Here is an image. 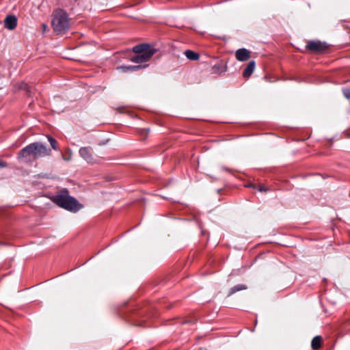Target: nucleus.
Returning a JSON list of instances; mask_svg holds the SVG:
<instances>
[{
    "label": "nucleus",
    "instance_id": "23",
    "mask_svg": "<svg viewBox=\"0 0 350 350\" xmlns=\"http://www.w3.org/2000/svg\"><path fill=\"white\" fill-rule=\"evenodd\" d=\"M262 190H264L262 188H260V189H259V191H262Z\"/></svg>",
    "mask_w": 350,
    "mask_h": 350
},
{
    "label": "nucleus",
    "instance_id": "10",
    "mask_svg": "<svg viewBox=\"0 0 350 350\" xmlns=\"http://www.w3.org/2000/svg\"><path fill=\"white\" fill-rule=\"evenodd\" d=\"M255 68V62L254 61L250 62L243 72V76L247 78L251 76L253 73Z\"/></svg>",
    "mask_w": 350,
    "mask_h": 350
},
{
    "label": "nucleus",
    "instance_id": "5",
    "mask_svg": "<svg viewBox=\"0 0 350 350\" xmlns=\"http://www.w3.org/2000/svg\"><path fill=\"white\" fill-rule=\"evenodd\" d=\"M156 51H150L148 53L138 54L131 57V62L137 64L144 63L150 59L152 56L155 53Z\"/></svg>",
    "mask_w": 350,
    "mask_h": 350
},
{
    "label": "nucleus",
    "instance_id": "22",
    "mask_svg": "<svg viewBox=\"0 0 350 350\" xmlns=\"http://www.w3.org/2000/svg\"><path fill=\"white\" fill-rule=\"evenodd\" d=\"M216 68H217V66L215 65L213 66V69H215Z\"/></svg>",
    "mask_w": 350,
    "mask_h": 350
},
{
    "label": "nucleus",
    "instance_id": "17",
    "mask_svg": "<svg viewBox=\"0 0 350 350\" xmlns=\"http://www.w3.org/2000/svg\"><path fill=\"white\" fill-rule=\"evenodd\" d=\"M71 157H72L71 152H69L68 155H62V158L65 161H70L71 159Z\"/></svg>",
    "mask_w": 350,
    "mask_h": 350
},
{
    "label": "nucleus",
    "instance_id": "11",
    "mask_svg": "<svg viewBox=\"0 0 350 350\" xmlns=\"http://www.w3.org/2000/svg\"><path fill=\"white\" fill-rule=\"evenodd\" d=\"M184 53L187 58L189 59V60L196 61L198 60L200 58V55L198 53L191 50H187L185 51Z\"/></svg>",
    "mask_w": 350,
    "mask_h": 350
},
{
    "label": "nucleus",
    "instance_id": "16",
    "mask_svg": "<svg viewBox=\"0 0 350 350\" xmlns=\"http://www.w3.org/2000/svg\"><path fill=\"white\" fill-rule=\"evenodd\" d=\"M343 94L346 98H350V89L349 88L344 89Z\"/></svg>",
    "mask_w": 350,
    "mask_h": 350
},
{
    "label": "nucleus",
    "instance_id": "19",
    "mask_svg": "<svg viewBox=\"0 0 350 350\" xmlns=\"http://www.w3.org/2000/svg\"><path fill=\"white\" fill-rule=\"evenodd\" d=\"M7 166V164L5 162L0 161V167H5Z\"/></svg>",
    "mask_w": 350,
    "mask_h": 350
},
{
    "label": "nucleus",
    "instance_id": "4",
    "mask_svg": "<svg viewBox=\"0 0 350 350\" xmlns=\"http://www.w3.org/2000/svg\"><path fill=\"white\" fill-rule=\"evenodd\" d=\"M306 48L312 52L321 53L327 49V45L325 42L311 41L308 43Z\"/></svg>",
    "mask_w": 350,
    "mask_h": 350
},
{
    "label": "nucleus",
    "instance_id": "14",
    "mask_svg": "<svg viewBox=\"0 0 350 350\" xmlns=\"http://www.w3.org/2000/svg\"><path fill=\"white\" fill-rule=\"evenodd\" d=\"M146 66H120L118 68V69H121L122 70L126 72L129 70H137L141 68H145Z\"/></svg>",
    "mask_w": 350,
    "mask_h": 350
},
{
    "label": "nucleus",
    "instance_id": "15",
    "mask_svg": "<svg viewBox=\"0 0 350 350\" xmlns=\"http://www.w3.org/2000/svg\"><path fill=\"white\" fill-rule=\"evenodd\" d=\"M47 138L53 149L55 150H57V142L56 141V139L51 136H47Z\"/></svg>",
    "mask_w": 350,
    "mask_h": 350
},
{
    "label": "nucleus",
    "instance_id": "7",
    "mask_svg": "<svg viewBox=\"0 0 350 350\" xmlns=\"http://www.w3.org/2000/svg\"><path fill=\"white\" fill-rule=\"evenodd\" d=\"M235 56L237 60L245 62L250 59V52L245 49H240L236 51Z\"/></svg>",
    "mask_w": 350,
    "mask_h": 350
},
{
    "label": "nucleus",
    "instance_id": "8",
    "mask_svg": "<svg viewBox=\"0 0 350 350\" xmlns=\"http://www.w3.org/2000/svg\"><path fill=\"white\" fill-rule=\"evenodd\" d=\"M17 25V18L13 15L8 16L4 21V26L10 30L14 29Z\"/></svg>",
    "mask_w": 350,
    "mask_h": 350
},
{
    "label": "nucleus",
    "instance_id": "1",
    "mask_svg": "<svg viewBox=\"0 0 350 350\" xmlns=\"http://www.w3.org/2000/svg\"><path fill=\"white\" fill-rule=\"evenodd\" d=\"M51 154L50 148L42 143L35 142L23 148L18 152V158L25 162H32L38 158L49 156Z\"/></svg>",
    "mask_w": 350,
    "mask_h": 350
},
{
    "label": "nucleus",
    "instance_id": "2",
    "mask_svg": "<svg viewBox=\"0 0 350 350\" xmlns=\"http://www.w3.org/2000/svg\"><path fill=\"white\" fill-rule=\"evenodd\" d=\"M52 27L57 33H64L69 29V18L65 11L57 9L53 12L52 15Z\"/></svg>",
    "mask_w": 350,
    "mask_h": 350
},
{
    "label": "nucleus",
    "instance_id": "9",
    "mask_svg": "<svg viewBox=\"0 0 350 350\" xmlns=\"http://www.w3.org/2000/svg\"><path fill=\"white\" fill-rule=\"evenodd\" d=\"M150 51H156V50L154 49L153 48H151L150 46V45L146 44H138V45L135 46L133 48V51L135 53H136L137 55L143 54L144 53H148Z\"/></svg>",
    "mask_w": 350,
    "mask_h": 350
},
{
    "label": "nucleus",
    "instance_id": "3",
    "mask_svg": "<svg viewBox=\"0 0 350 350\" xmlns=\"http://www.w3.org/2000/svg\"><path fill=\"white\" fill-rule=\"evenodd\" d=\"M53 201L59 206L70 211L76 212L81 208V205L74 198L68 196L66 191L54 196Z\"/></svg>",
    "mask_w": 350,
    "mask_h": 350
},
{
    "label": "nucleus",
    "instance_id": "13",
    "mask_svg": "<svg viewBox=\"0 0 350 350\" xmlns=\"http://www.w3.org/2000/svg\"><path fill=\"white\" fill-rule=\"evenodd\" d=\"M321 336H315L312 339V342H311L312 348L314 349H317L318 348H319L321 347Z\"/></svg>",
    "mask_w": 350,
    "mask_h": 350
},
{
    "label": "nucleus",
    "instance_id": "21",
    "mask_svg": "<svg viewBox=\"0 0 350 350\" xmlns=\"http://www.w3.org/2000/svg\"><path fill=\"white\" fill-rule=\"evenodd\" d=\"M27 84H25V83H22L21 84V88H27Z\"/></svg>",
    "mask_w": 350,
    "mask_h": 350
},
{
    "label": "nucleus",
    "instance_id": "20",
    "mask_svg": "<svg viewBox=\"0 0 350 350\" xmlns=\"http://www.w3.org/2000/svg\"><path fill=\"white\" fill-rule=\"evenodd\" d=\"M42 31H45L46 30V29L48 28L47 25L46 24H42Z\"/></svg>",
    "mask_w": 350,
    "mask_h": 350
},
{
    "label": "nucleus",
    "instance_id": "12",
    "mask_svg": "<svg viewBox=\"0 0 350 350\" xmlns=\"http://www.w3.org/2000/svg\"><path fill=\"white\" fill-rule=\"evenodd\" d=\"M247 287L245 284H237L234 286H233L232 288H230V291H229V293H228V296H230L232 295V294L238 292V291H242V290H245L247 289Z\"/></svg>",
    "mask_w": 350,
    "mask_h": 350
},
{
    "label": "nucleus",
    "instance_id": "6",
    "mask_svg": "<svg viewBox=\"0 0 350 350\" xmlns=\"http://www.w3.org/2000/svg\"><path fill=\"white\" fill-rule=\"evenodd\" d=\"M80 156L88 163H94V159L90 148L82 147L79 150Z\"/></svg>",
    "mask_w": 350,
    "mask_h": 350
},
{
    "label": "nucleus",
    "instance_id": "18",
    "mask_svg": "<svg viewBox=\"0 0 350 350\" xmlns=\"http://www.w3.org/2000/svg\"><path fill=\"white\" fill-rule=\"evenodd\" d=\"M149 133V129H143L141 131V134H144L145 135H147Z\"/></svg>",
    "mask_w": 350,
    "mask_h": 350
}]
</instances>
